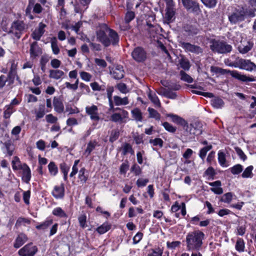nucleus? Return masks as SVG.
<instances>
[{
	"label": "nucleus",
	"instance_id": "obj_41",
	"mask_svg": "<svg viewBox=\"0 0 256 256\" xmlns=\"http://www.w3.org/2000/svg\"><path fill=\"white\" fill-rule=\"evenodd\" d=\"M254 167L252 166H250L247 167L244 171L242 174L243 178H252L253 176L252 170Z\"/></svg>",
	"mask_w": 256,
	"mask_h": 256
},
{
	"label": "nucleus",
	"instance_id": "obj_15",
	"mask_svg": "<svg viewBox=\"0 0 256 256\" xmlns=\"http://www.w3.org/2000/svg\"><path fill=\"white\" fill-rule=\"evenodd\" d=\"M10 68L8 76V79L9 84H11L14 83V78L16 76L18 64L14 60L10 61Z\"/></svg>",
	"mask_w": 256,
	"mask_h": 256
},
{
	"label": "nucleus",
	"instance_id": "obj_44",
	"mask_svg": "<svg viewBox=\"0 0 256 256\" xmlns=\"http://www.w3.org/2000/svg\"><path fill=\"white\" fill-rule=\"evenodd\" d=\"M148 111L149 112L150 118H155L158 120H160V114L156 110L152 108H148Z\"/></svg>",
	"mask_w": 256,
	"mask_h": 256
},
{
	"label": "nucleus",
	"instance_id": "obj_23",
	"mask_svg": "<svg viewBox=\"0 0 256 256\" xmlns=\"http://www.w3.org/2000/svg\"><path fill=\"white\" fill-rule=\"evenodd\" d=\"M49 78L55 80H59L63 78L64 72L60 70H49Z\"/></svg>",
	"mask_w": 256,
	"mask_h": 256
},
{
	"label": "nucleus",
	"instance_id": "obj_17",
	"mask_svg": "<svg viewBox=\"0 0 256 256\" xmlns=\"http://www.w3.org/2000/svg\"><path fill=\"white\" fill-rule=\"evenodd\" d=\"M253 46L254 43L252 42L244 40L241 42L240 44L238 46V50L240 53L245 54L251 50Z\"/></svg>",
	"mask_w": 256,
	"mask_h": 256
},
{
	"label": "nucleus",
	"instance_id": "obj_7",
	"mask_svg": "<svg viewBox=\"0 0 256 256\" xmlns=\"http://www.w3.org/2000/svg\"><path fill=\"white\" fill-rule=\"evenodd\" d=\"M118 110L119 112H114L112 114L110 118V120L114 122H125L126 120L128 118V112L119 108H116L114 109V110Z\"/></svg>",
	"mask_w": 256,
	"mask_h": 256
},
{
	"label": "nucleus",
	"instance_id": "obj_35",
	"mask_svg": "<svg viewBox=\"0 0 256 256\" xmlns=\"http://www.w3.org/2000/svg\"><path fill=\"white\" fill-rule=\"evenodd\" d=\"M148 97L151 102L156 106L160 107V101L156 94L152 93V91L149 90L148 94Z\"/></svg>",
	"mask_w": 256,
	"mask_h": 256
},
{
	"label": "nucleus",
	"instance_id": "obj_25",
	"mask_svg": "<svg viewBox=\"0 0 256 256\" xmlns=\"http://www.w3.org/2000/svg\"><path fill=\"white\" fill-rule=\"evenodd\" d=\"M167 116L170 118L172 122L182 126L185 128L187 122L183 118L174 114H168Z\"/></svg>",
	"mask_w": 256,
	"mask_h": 256
},
{
	"label": "nucleus",
	"instance_id": "obj_4",
	"mask_svg": "<svg viewBox=\"0 0 256 256\" xmlns=\"http://www.w3.org/2000/svg\"><path fill=\"white\" fill-rule=\"evenodd\" d=\"M210 43V49L214 52L226 54L230 52L232 50V46L224 41L212 40Z\"/></svg>",
	"mask_w": 256,
	"mask_h": 256
},
{
	"label": "nucleus",
	"instance_id": "obj_22",
	"mask_svg": "<svg viewBox=\"0 0 256 256\" xmlns=\"http://www.w3.org/2000/svg\"><path fill=\"white\" fill-rule=\"evenodd\" d=\"M22 170V180L26 183L28 184L31 179V170L30 168L26 164H24Z\"/></svg>",
	"mask_w": 256,
	"mask_h": 256
},
{
	"label": "nucleus",
	"instance_id": "obj_36",
	"mask_svg": "<svg viewBox=\"0 0 256 256\" xmlns=\"http://www.w3.org/2000/svg\"><path fill=\"white\" fill-rule=\"evenodd\" d=\"M235 248L238 252H243L245 248V244L243 239L242 238H238L237 239Z\"/></svg>",
	"mask_w": 256,
	"mask_h": 256
},
{
	"label": "nucleus",
	"instance_id": "obj_28",
	"mask_svg": "<svg viewBox=\"0 0 256 256\" xmlns=\"http://www.w3.org/2000/svg\"><path fill=\"white\" fill-rule=\"evenodd\" d=\"M112 76L114 78L120 80L124 76V71L122 66L116 67L112 73Z\"/></svg>",
	"mask_w": 256,
	"mask_h": 256
},
{
	"label": "nucleus",
	"instance_id": "obj_8",
	"mask_svg": "<svg viewBox=\"0 0 256 256\" xmlns=\"http://www.w3.org/2000/svg\"><path fill=\"white\" fill-rule=\"evenodd\" d=\"M38 248L32 242L28 243L20 248L18 254L20 256H34L38 252Z\"/></svg>",
	"mask_w": 256,
	"mask_h": 256
},
{
	"label": "nucleus",
	"instance_id": "obj_46",
	"mask_svg": "<svg viewBox=\"0 0 256 256\" xmlns=\"http://www.w3.org/2000/svg\"><path fill=\"white\" fill-rule=\"evenodd\" d=\"M212 104L214 107L220 108L224 106V102L221 98H216L212 100Z\"/></svg>",
	"mask_w": 256,
	"mask_h": 256
},
{
	"label": "nucleus",
	"instance_id": "obj_12",
	"mask_svg": "<svg viewBox=\"0 0 256 256\" xmlns=\"http://www.w3.org/2000/svg\"><path fill=\"white\" fill-rule=\"evenodd\" d=\"M86 112L90 116L92 120L98 121L100 120L98 108L96 106L93 104L90 106H86Z\"/></svg>",
	"mask_w": 256,
	"mask_h": 256
},
{
	"label": "nucleus",
	"instance_id": "obj_50",
	"mask_svg": "<svg viewBox=\"0 0 256 256\" xmlns=\"http://www.w3.org/2000/svg\"><path fill=\"white\" fill-rule=\"evenodd\" d=\"M242 166L240 164H237L230 168V172L233 174H238L242 172Z\"/></svg>",
	"mask_w": 256,
	"mask_h": 256
},
{
	"label": "nucleus",
	"instance_id": "obj_54",
	"mask_svg": "<svg viewBox=\"0 0 256 256\" xmlns=\"http://www.w3.org/2000/svg\"><path fill=\"white\" fill-rule=\"evenodd\" d=\"M51 47L53 53L54 54H58L60 52V48L58 46L56 38L51 41Z\"/></svg>",
	"mask_w": 256,
	"mask_h": 256
},
{
	"label": "nucleus",
	"instance_id": "obj_2",
	"mask_svg": "<svg viewBox=\"0 0 256 256\" xmlns=\"http://www.w3.org/2000/svg\"><path fill=\"white\" fill-rule=\"evenodd\" d=\"M256 10H248L244 7L236 8L232 14L228 15V20L232 24H236L242 22L246 16L253 18L256 16Z\"/></svg>",
	"mask_w": 256,
	"mask_h": 256
},
{
	"label": "nucleus",
	"instance_id": "obj_62",
	"mask_svg": "<svg viewBox=\"0 0 256 256\" xmlns=\"http://www.w3.org/2000/svg\"><path fill=\"white\" fill-rule=\"evenodd\" d=\"M118 89L122 94H126L128 92V88L125 84L120 83L116 86Z\"/></svg>",
	"mask_w": 256,
	"mask_h": 256
},
{
	"label": "nucleus",
	"instance_id": "obj_48",
	"mask_svg": "<svg viewBox=\"0 0 256 256\" xmlns=\"http://www.w3.org/2000/svg\"><path fill=\"white\" fill-rule=\"evenodd\" d=\"M180 76L181 80L183 81L188 83H191L193 81L192 78L182 70L180 72Z\"/></svg>",
	"mask_w": 256,
	"mask_h": 256
},
{
	"label": "nucleus",
	"instance_id": "obj_20",
	"mask_svg": "<svg viewBox=\"0 0 256 256\" xmlns=\"http://www.w3.org/2000/svg\"><path fill=\"white\" fill-rule=\"evenodd\" d=\"M106 32H108V36L110 41V45L112 44L114 46L117 44L119 42V36L118 33L115 30L108 27Z\"/></svg>",
	"mask_w": 256,
	"mask_h": 256
},
{
	"label": "nucleus",
	"instance_id": "obj_51",
	"mask_svg": "<svg viewBox=\"0 0 256 256\" xmlns=\"http://www.w3.org/2000/svg\"><path fill=\"white\" fill-rule=\"evenodd\" d=\"M203 4L208 8H214L216 6L217 0H201Z\"/></svg>",
	"mask_w": 256,
	"mask_h": 256
},
{
	"label": "nucleus",
	"instance_id": "obj_11",
	"mask_svg": "<svg viewBox=\"0 0 256 256\" xmlns=\"http://www.w3.org/2000/svg\"><path fill=\"white\" fill-rule=\"evenodd\" d=\"M182 1L187 10L196 14L200 12L198 4L194 0H182Z\"/></svg>",
	"mask_w": 256,
	"mask_h": 256
},
{
	"label": "nucleus",
	"instance_id": "obj_56",
	"mask_svg": "<svg viewBox=\"0 0 256 256\" xmlns=\"http://www.w3.org/2000/svg\"><path fill=\"white\" fill-rule=\"evenodd\" d=\"M186 31L188 33V35L193 36L196 34L198 32L199 30L196 27L190 26L186 28Z\"/></svg>",
	"mask_w": 256,
	"mask_h": 256
},
{
	"label": "nucleus",
	"instance_id": "obj_30",
	"mask_svg": "<svg viewBox=\"0 0 256 256\" xmlns=\"http://www.w3.org/2000/svg\"><path fill=\"white\" fill-rule=\"evenodd\" d=\"M218 162L222 167H227L228 164L226 162V154L222 150L218 152Z\"/></svg>",
	"mask_w": 256,
	"mask_h": 256
},
{
	"label": "nucleus",
	"instance_id": "obj_64",
	"mask_svg": "<svg viewBox=\"0 0 256 256\" xmlns=\"http://www.w3.org/2000/svg\"><path fill=\"white\" fill-rule=\"evenodd\" d=\"M120 132L118 130H114L112 132L110 136V141L114 142L116 140L119 136Z\"/></svg>",
	"mask_w": 256,
	"mask_h": 256
},
{
	"label": "nucleus",
	"instance_id": "obj_34",
	"mask_svg": "<svg viewBox=\"0 0 256 256\" xmlns=\"http://www.w3.org/2000/svg\"><path fill=\"white\" fill-rule=\"evenodd\" d=\"M15 111L14 106L11 105H6L5 106L4 112L3 116L5 119L9 118L12 114Z\"/></svg>",
	"mask_w": 256,
	"mask_h": 256
},
{
	"label": "nucleus",
	"instance_id": "obj_14",
	"mask_svg": "<svg viewBox=\"0 0 256 256\" xmlns=\"http://www.w3.org/2000/svg\"><path fill=\"white\" fill-rule=\"evenodd\" d=\"M180 45L185 50L188 52L196 54H199L202 52V49L200 46L188 42H182L180 43Z\"/></svg>",
	"mask_w": 256,
	"mask_h": 256
},
{
	"label": "nucleus",
	"instance_id": "obj_3",
	"mask_svg": "<svg viewBox=\"0 0 256 256\" xmlns=\"http://www.w3.org/2000/svg\"><path fill=\"white\" fill-rule=\"evenodd\" d=\"M184 132L181 136L183 142H187L194 138L195 136L199 135L202 132V124L198 122H196L185 126Z\"/></svg>",
	"mask_w": 256,
	"mask_h": 256
},
{
	"label": "nucleus",
	"instance_id": "obj_16",
	"mask_svg": "<svg viewBox=\"0 0 256 256\" xmlns=\"http://www.w3.org/2000/svg\"><path fill=\"white\" fill-rule=\"evenodd\" d=\"M52 194L56 199H62L64 196V184L62 183L60 186H55L52 192Z\"/></svg>",
	"mask_w": 256,
	"mask_h": 256
},
{
	"label": "nucleus",
	"instance_id": "obj_5",
	"mask_svg": "<svg viewBox=\"0 0 256 256\" xmlns=\"http://www.w3.org/2000/svg\"><path fill=\"white\" fill-rule=\"evenodd\" d=\"M26 28V24L24 21L14 20L11 24L8 34H11L17 39H20Z\"/></svg>",
	"mask_w": 256,
	"mask_h": 256
},
{
	"label": "nucleus",
	"instance_id": "obj_31",
	"mask_svg": "<svg viewBox=\"0 0 256 256\" xmlns=\"http://www.w3.org/2000/svg\"><path fill=\"white\" fill-rule=\"evenodd\" d=\"M3 146L2 150L4 152L6 150L8 156L12 155L14 148L11 142L10 141L6 142L3 144Z\"/></svg>",
	"mask_w": 256,
	"mask_h": 256
},
{
	"label": "nucleus",
	"instance_id": "obj_19",
	"mask_svg": "<svg viewBox=\"0 0 256 256\" xmlns=\"http://www.w3.org/2000/svg\"><path fill=\"white\" fill-rule=\"evenodd\" d=\"M232 76L234 78L243 82H250L256 81V79L254 76H249L244 74H242L236 71H232Z\"/></svg>",
	"mask_w": 256,
	"mask_h": 256
},
{
	"label": "nucleus",
	"instance_id": "obj_27",
	"mask_svg": "<svg viewBox=\"0 0 256 256\" xmlns=\"http://www.w3.org/2000/svg\"><path fill=\"white\" fill-rule=\"evenodd\" d=\"M53 104L54 110L58 113H62L64 110V106L62 101L57 98H54Z\"/></svg>",
	"mask_w": 256,
	"mask_h": 256
},
{
	"label": "nucleus",
	"instance_id": "obj_42",
	"mask_svg": "<svg viewBox=\"0 0 256 256\" xmlns=\"http://www.w3.org/2000/svg\"><path fill=\"white\" fill-rule=\"evenodd\" d=\"M86 170L84 168H82L78 172V178L82 184H84L88 180V175L85 174Z\"/></svg>",
	"mask_w": 256,
	"mask_h": 256
},
{
	"label": "nucleus",
	"instance_id": "obj_18",
	"mask_svg": "<svg viewBox=\"0 0 256 256\" xmlns=\"http://www.w3.org/2000/svg\"><path fill=\"white\" fill-rule=\"evenodd\" d=\"M174 6L166 7L164 18L168 24L172 22L175 19L176 11Z\"/></svg>",
	"mask_w": 256,
	"mask_h": 256
},
{
	"label": "nucleus",
	"instance_id": "obj_13",
	"mask_svg": "<svg viewBox=\"0 0 256 256\" xmlns=\"http://www.w3.org/2000/svg\"><path fill=\"white\" fill-rule=\"evenodd\" d=\"M46 25L42 22L39 23L38 27L36 28L31 34V36L36 40H39L44 34Z\"/></svg>",
	"mask_w": 256,
	"mask_h": 256
},
{
	"label": "nucleus",
	"instance_id": "obj_39",
	"mask_svg": "<svg viewBox=\"0 0 256 256\" xmlns=\"http://www.w3.org/2000/svg\"><path fill=\"white\" fill-rule=\"evenodd\" d=\"M52 213L54 216H56L61 218L67 217L66 213L60 207H57L54 208L52 210Z\"/></svg>",
	"mask_w": 256,
	"mask_h": 256
},
{
	"label": "nucleus",
	"instance_id": "obj_10",
	"mask_svg": "<svg viewBox=\"0 0 256 256\" xmlns=\"http://www.w3.org/2000/svg\"><path fill=\"white\" fill-rule=\"evenodd\" d=\"M238 67L247 71H256V65L250 60L240 59L238 61Z\"/></svg>",
	"mask_w": 256,
	"mask_h": 256
},
{
	"label": "nucleus",
	"instance_id": "obj_58",
	"mask_svg": "<svg viewBox=\"0 0 256 256\" xmlns=\"http://www.w3.org/2000/svg\"><path fill=\"white\" fill-rule=\"evenodd\" d=\"M30 221L29 219L20 217L18 218L17 220L16 223V226H20L22 224H30Z\"/></svg>",
	"mask_w": 256,
	"mask_h": 256
},
{
	"label": "nucleus",
	"instance_id": "obj_55",
	"mask_svg": "<svg viewBox=\"0 0 256 256\" xmlns=\"http://www.w3.org/2000/svg\"><path fill=\"white\" fill-rule=\"evenodd\" d=\"M150 143L152 144L154 146H158L160 148L163 146L164 142L160 138H156L154 139H151L149 141Z\"/></svg>",
	"mask_w": 256,
	"mask_h": 256
},
{
	"label": "nucleus",
	"instance_id": "obj_21",
	"mask_svg": "<svg viewBox=\"0 0 256 256\" xmlns=\"http://www.w3.org/2000/svg\"><path fill=\"white\" fill-rule=\"evenodd\" d=\"M28 240V238L27 236L24 233H20L16 238L14 246L16 248H18L22 246Z\"/></svg>",
	"mask_w": 256,
	"mask_h": 256
},
{
	"label": "nucleus",
	"instance_id": "obj_60",
	"mask_svg": "<svg viewBox=\"0 0 256 256\" xmlns=\"http://www.w3.org/2000/svg\"><path fill=\"white\" fill-rule=\"evenodd\" d=\"M180 66L184 70H188L190 69V64L188 60L185 59H182L180 62Z\"/></svg>",
	"mask_w": 256,
	"mask_h": 256
},
{
	"label": "nucleus",
	"instance_id": "obj_6",
	"mask_svg": "<svg viewBox=\"0 0 256 256\" xmlns=\"http://www.w3.org/2000/svg\"><path fill=\"white\" fill-rule=\"evenodd\" d=\"M107 29H108V26L105 24H102L100 26L98 30L96 32V38L98 40L106 47L110 46V41L108 36V32H106Z\"/></svg>",
	"mask_w": 256,
	"mask_h": 256
},
{
	"label": "nucleus",
	"instance_id": "obj_37",
	"mask_svg": "<svg viewBox=\"0 0 256 256\" xmlns=\"http://www.w3.org/2000/svg\"><path fill=\"white\" fill-rule=\"evenodd\" d=\"M98 145V142L96 140L90 141L87 145L86 150H85V154L88 156L91 152L96 148Z\"/></svg>",
	"mask_w": 256,
	"mask_h": 256
},
{
	"label": "nucleus",
	"instance_id": "obj_32",
	"mask_svg": "<svg viewBox=\"0 0 256 256\" xmlns=\"http://www.w3.org/2000/svg\"><path fill=\"white\" fill-rule=\"evenodd\" d=\"M12 168L14 170H22L24 166V164H22L18 156H14L12 162Z\"/></svg>",
	"mask_w": 256,
	"mask_h": 256
},
{
	"label": "nucleus",
	"instance_id": "obj_43",
	"mask_svg": "<svg viewBox=\"0 0 256 256\" xmlns=\"http://www.w3.org/2000/svg\"><path fill=\"white\" fill-rule=\"evenodd\" d=\"M234 194L232 192H228L222 196L220 201L224 203L230 204L233 198Z\"/></svg>",
	"mask_w": 256,
	"mask_h": 256
},
{
	"label": "nucleus",
	"instance_id": "obj_63",
	"mask_svg": "<svg viewBox=\"0 0 256 256\" xmlns=\"http://www.w3.org/2000/svg\"><path fill=\"white\" fill-rule=\"evenodd\" d=\"M131 172H133L136 176H138L142 173V169L139 166L134 164L131 168Z\"/></svg>",
	"mask_w": 256,
	"mask_h": 256
},
{
	"label": "nucleus",
	"instance_id": "obj_59",
	"mask_svg": "<svg viewBox=\"0 0 256 256\" xmlns=\"http://www.w3.org/2000/svg\"><path fill=\"white\" fill-rule=\"evenodd\" d=\"M80 75L81 78L86 82H90L92 78V76L86 72H80Z\"/></svg>",
	"mask_w": 256,
	"mask_h": 256
},
{
	"label": "nucleus",
	"instance_id": "obj_29",
	"mask_svg": "<svg viewBox=\"0 0 256 256\" xmlns=\"http://www.w3.org/2000/svg\"><path fill=\"white\" fill-rule=\"evenodd\" d=\"M131 114L132 117L136 122H142V115L141 110L138 108H135L132 110Z\"/></svg>",
	"mask_w": 256,
	"mask_h": 256
},
{
	"label": "nucleus",
	"instance_id": "obj_38",
	"mask_svg": "<svg viewBox=\"0 0 256 256\" xmlns=\"http://www.w3.org/2000/svg\"><path fill=\"white\" fill-rule=\"evenodd\" d=\"M122 154L125 156L128 154L130 153L131 154H134V150H133L132 146L128 143L124 144L122 147Z\"/></svg>",
	"mask_w": 256,
	"mask_h": 256
},
{
	"label": "nucleus",
	"instance_id": "obj_47",
	"mask_svg": "<svg viewBox=\"0 0 256 256\" xmlns=\"http://www.w3.org/2000/svg\"><path fill=\"white\" fill-rule=\"evenodd\" d=\"M52 222L53 221L52 220H45L41 224L37 225L36 228L38 230H45L49 227L52 224Z\"/></svg>",
	"mask_w": 256,
	"mask_h": 256
},
{
	"label": "nucleus",
	"instance_id": "obj_1",
	"mask_svg": "<svg viewBox=\"0 0 256 256\" xmlns=\"http://www.w3.org/2000/svg\"><path fill=\"white\" fill-rule=\"evenodd\" d=\"M204 236V234L200 230L188 232L186 236L188 250H199L202 248Z\"/></svg>",
	"mask_w": 256,
	"mask_h": 256
},
{
	"label": "nucleus",
	"instance_id": "obj_45",
	"mask_svg": "<svg viewBox=\"0 0 256 256\" xmlns=\"http://www.w3.org/2000/svg\"><path fill=\"white\" fill-rule=\"evenodd\" d=\"M212 148V145L207 146L200 150L199 156L204 160L207 152Z\"/></svg>",
	"mask_w": 256,
	"mask_h": 256
},
{
	"label": "nucleus",
	"instance_id": "obj_52",
	"mask_svg": "<svg viewBox=\"0 0 256 256\" xmlns=\"http://www.w3.org/2000/svg\"><path fill=\"white\" fill-rule=\"evenodd\" d=\"M162 125L165 130L170 132L174 133L176 130V127L172 126V125L168 122H164L162 124Z\"/></svg>",
	"mask_w": 256,
	"mask_h": 256
},
{
	"label": "nucleus",
	"instance_id": "obj_24",
	"mask_svg": "<svg viewBox=\"0 0 256 256\" xmlns=\"http://www.w3.org/2000/svg\"><path fill=\"white\" fill-rule=\"evenodd\" d=\"M30 52V56L34 58L38 56L42 53V50L38 46L37 42H34L31 44Z\"/></svg>",
	"mask_w": 256,
	"mask_h": 256
},
{
	"label": "nucleus",
	"instance_id": "obj_26",
	"mask_svg": "<svg viewBox=\"0 0 256 256\" xmlns=\"http://www.w3.org/2000/svg\"><path fill=\"white\" fill-rule=\"evenodd\" d=\"M114 100L116 106H125L129 103L128 98L126 96L122 98L119 96H114Z\"/></svg>",
	"mask_w": 256,
	"mask_h": 256
},
{
	"label": "nucleus",
	"instance_id": "obj_49",
	"mask_svg": "<svg viewBox=\"0 0 256 256\" xmlns=\"http://www.w3.org/2000/svg\"><path fill=\"white\" fill-rule=\"evenodd\" d=\"M36 119L42 118L45 114V106L44 105H40L38 110L36 112Z\"/></svg>",
	"mask_w": 256,
	"mask_h": 256
},
{
	"label": "nucleus",
	"instance_id": "obj_33",
	"mask_svg": "<svg viewBox=\"0 0 256 256\" xmlns=\"http://www.w3.org/2000/svg\"><path fill=\"white\" fill-rule=\"evenodd\" d=\"M49 173L52 176H56L58 173V168L54 162H50L48 164Z\"/></svg>",
	"mask_w": 256,
	"mask_h": 256
},
{
	"label": "nucleus",
	"instance_id": "obj_9",
	"mask_svg": "<svg viewBox=\"0 0 256 256\" xmlns=\"http://www.w3.org/2000/svg\"><path fill=\"white\" fill-rule=\"evenodd\" d=\"M132 56L136 61L142 62L146 58V53L143 48L137 47L132 52Z\"/></svg>",
	"mask_w": 256,
	"mask_h": 256
},
{
	"label": "nucleus",
	"instance_id": "obj_40",
	"mask_svg": "<svg viewBox=\"0 0 256 256\" xmlns=\"http://www.w3.org/2000/svg\"><path fill=\"white\" fill-rule=\"evenodd\" d=\"M111 226L108 223H104L96 228V231L100 234H104L110 230Z\"/></svg>",
	"mask_w": 256,
	"mask_h": 256
},
{
	"label": "nucleus",
	"instance_id": "obj_53",
	"mask_svg": "<svg viewBox=\"0 0 256 256\" xmlns=\"http://www.w3.org/2000/svg\"><path fill=\"white\" fill-rule=\"evenodd\" d=\"M78 222L80 226L84 228L87 226L86 225V216L83 214L80 216L78 218Z\"/></svg>",
	"mask_w": 256,
	"mask_h": 256
},
{
	"label": "nucleus",
	"instance_id": "obj_57",
	"mask_svg": "<svg viewBox=\"0 0 256 256\" xmlns=\"http://www.w3.org/2000/svg\"><path fill=\"white\" fill-rule=\"evenodd\" d=\"M60 168L62 172L64 174V178L65 180H67L68 174L70 168L66 164L63 163L60 165Z\"/></svg>",
	"mask_w": 256,
	"mask_h": 256
},
{
	"label": "nucleus",
	"instance_id": "obj_61",
	"mask_svg": "<svg viewBox=\"0 0 256 256\" xmlns=\"http://www.w3.org/2000/svg\"><path fill=\"white\" fill-rule=\"evenodd\" d=\"M135 14L134 12L130 11L128 12L125 16V22L126 24L129 23L131 20H132L134 18Z\"/></svg>",
	"mask_w": 256,
	"mask_h": 256
}]
</instances>
